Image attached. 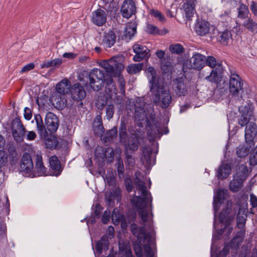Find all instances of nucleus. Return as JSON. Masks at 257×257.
I'll list each match as a JSON object with an SVG mask.
<instances>
[{
  "instance_id": "e433bc0d",
  "label": "nucleus",
  "mask_w": 257,
  "mask_h": 257,
  "mask_svg": "<svg viewBox=\"0 0 257 257\" xmlns=\"http://www.w3.org/2000/svg\"><path fill=\"white\" fill-rule=\"evenodd\" d=\"M242 24L246 29L252 33L257 32V23L250 18H247Z\"/></svg>"
},
{
  "instance_id": "5fc2aeb1",
  "label": "nucleus",
  "mask_w": 257,
  "mask_h": 257,
  "mask_svg": "<svg viewBox=\"0 0 257 257\" xmlns=\"http://www.w3.org/2000/svg\"><path fill=\"white\" fill-rule=\"evenodd\" d=\"M146 31L150 34H157L159 32V30L157 27L150 24H147Z\"/></svg>"
},
{
  "instance_id": "2eb2a0df",
  "label": "nucleus",
  "mask_w": 257,
  "mask_h": 257,
  "mask_svg": "<svg viewBox=\"0 0 257 257\" xmlns=\"http://www.w3.org/2000/svg\"><path fill=\"white\" fill-rule=\"evenodd\" d=\"M71 94L72 98L75 101H81L86 96V92L83 87L78 83H75L71 87Z\"/></svg>"
},
{
  "instance_id": "f3484780",
  "label": "nucleus",
  "mask_w": 257,
  "mask_h": 257,
  "mask_svg": "<svg viewBox=\"0 0 257 257\" xmlns=\"http://www.w3.org/2000/svg\"><path fill=\"white\" fill-rule=\"evenodd\" d=\"M256 125L253 122H250L245 130V139L246 143H249L253 145V139L256 134Z\"/></svg>"
},
{
  "instance_id": "20e7f679",
  "label": "nucleus",
  "mask_w": 257,
  "mask_h": 257,
  "mask_svg": "<svg viewBox=\"0 0 257 257\" xmlns=\"http://www.w3.org/2000/svg\"><path fill=\"white\" fill-rule=\"evenodd\" d=\"M121 59L120 56H115L109 60L102 61L100 65L110 75L115 77L123 67L120 63Z\"/></svg>"
},
{
  "instance_id": "de8ad7c7",
  "label": "nucleus",
  "mask_w": 257,
  "mask_h": 257,
  "mask_svg": "<svg viewBox=\"0 0 257 257\" xmlns=\"http://www.w3.org/2000/svg\"><path fill=\"white\" fill-rule=\"evenodd\" d=\"M219 79V75L216 69H213L210 75L205 77V79L211 82H217Z\"/></svg>"
},
{
  "instance_id": "3c124183",
  "label": "nucleus",
  "mask_w": 257,
  "mask_h": 257,
  "mask_svg": "<svg viewBox=\"0 0 257 257\" xmlns=\"http://www.w3.org/2000/svg\"><path fill=\"white\" fill-rule=\"evenodd\" d=\"M106 111V117L107 119L109 120L111 118H112L114 112V107L113 105H108L105 108Z\"/></svg>"
},
{
  "instance_id": "f8f14e48",
  "label": "nucleus",
  "mask_w": 257,
  "mask_h": 257,
  "mask_svg": "<svg viewBox=\"0 0 257 257\" xmlns=\"http://www.w3.org/2000/svg\"><path fill=\"white\" fill-rule=\"evenodd\" d=\"M136 11V6L132 0H125L121 7L120 13L123 18H130Z\"/></svg>"
},
{
  "instance_id": "7ed1b4c3",
  "label": "nucleus",
  "mask_w": 257,
  "mask_h": 257,
  "mask_svg": "<svg viewBox=\"0 0 257 257\" xmlns=\"http://www.w3.org/2000/svg\"><path fill=\"white\" fill-rule=\"evenodd\" d=\"M88 81L87 84L89 85L94 91H99L103 86L105 82L103 72L97 68H94L88 74Z\"/></svg>"
},
{
  "instance_id": "0e129e2a",
  "label": "nucleus",
  "mask_w": 257,
  "mask_h": 257,
  "mask_svg": "<svg viewBox=\"0 0 257 257\" xmlns=\"http://www.w3.org/2000/svg\"><path fill=\"white\" fill-rule=\"evenodd\" d=\"M117 168L118 174H122L123 172V165L122 161L120 159L118 160Z\"/></svg>"
},
{
  "instance_id": "37998d69",
  "label": "nucleus",
  "mask_w": 257,
  "mask_h": 257,
  "mask_svg": "<svg viewBox=\"0 0 257 257\" xmlns=\"http://www.w3.org/2000/svg\"><path fill=\"white\" fill-rule=\"evenodd\" d=\"M36 124L38 134L42 138L46 139L48 135L45 126L44 125L43 120H41V122H39Z\"/></svg>"
},
{
  "instance_id": "864d4df0",
  "label": "nucleus",
  "mask_w": 257,
  "mask_h": 257,
  "mask_svg": "<svg viewBox=\"0 0 257 257\" xmlns=\"http://www.w3.org/2000/svg\"><path fill=\"white\" fill-rule=\"evenodd\" d=\"M249 164L252 166L257 165V146L255 149L254 152L252 153L250 156Z\"/></svg>"
},
{
  "instance_id": "473e14b6",
  "label": "nucleus",
  "mask_w": 257,
  "mask_h": 257,
  "mask_svg": "<svg viewBox=\"0 0 257 257\" xmlns=\"http://www.w3.org/2000/svg\"><path fill=\"white\" fill-rule=\"evenodd\" d=\"M144 105L143 103L140 106L135 104V118L138 121L143 120L147 117V114L144 110Z\"/></svg>"
},
{
  "instance_id": "c85d7f7f",
  "label": "nucleus",
  "mask_w": 257,
  "mask_h": 257,
  "mask_svg": "<svg viewBox=\"0 0 257 257\" xmlns=\"http://www.w3.org/2000/svg\"><path fill=\"white\" fill-rule=\"evenodd\" d=\"M115 39L116 36L113 32L109 31L104 33L102 44L106 47L110 48L114 45Z\"/></svg>"
},
{
  "instance_id": "ddd939ff",
  "label": "nucleus",
  "mask_w": 257,
  "mask_h": 257,
  "mask_svg": "<svg viewBox=\"0 0 257 257\" xmlns=\"http://www.w3.org/2000/svg\"><path fill=\"white\" fill-rule=\"evenodd\" d=\"M190 63L192 69L200 70L205 65V56L200 53L193 52Z\"/></svg>"
},
{
  "instance_id": "aec40b11",
  "label": "nucleus",
  "mask_w": 257,
  "mask_h": 257,
  "mask_svg": "<svg viewBox=\"0 0 257 257\" xmlns=\"http://www.w3.org/2000/svg\"><path fill=\"white\" fill-rule=\"evenodd\" d=\"M137 24L135 21H131L125 26L123 32V39L131 40L137 32Z\"/></svg>"
},
{
  "instance_id": "b1692460",
  "label": "nucleus",
  "mask_w": 257,
  "mask_h": 257,
  "mask_svg": "<svg viewBox=\"0 0 257 257\" xmlns=\"http://www.w3.org/2000/svg\"><path fill=\"white\" fill-rule=\"evenodd\" d=\"M120 199V191L119 188L115 189L105 193V201L109 206L112 205L115 200Z\"/></svg>"
},
{
  "instance_id": "603ef678",
  "label": "nucleus",
  "mask_w": 257,
  "mask_h": 257,
  "mask_svg": "<svg viewBox=\"0 0 257 257\" xmlns=\"http://www.w3.org/2000/svg\"><path fill=\"white\" fill-rule=\"evenodd\" d=\"M205 64L212 68L215 67L218 64L215 58L213 56L205 57Z\"/></svg>"
},
{
  "instance_id": "6e6d98bb",
  "label": "nucleus",
  "mask_w": 257,
  "mask_h": 257,
  "mask_svg": "<svg viewBox=\"0 0 257 257\" xmlns=\"http://www.w3.org/2000/svg\"><path fill=\"white\" fill-rule=\"evenodd\" d=\"M100 123H93L94 132L96 134H101L104 132L103 124Z\"/></svg>"
},
{
  "instance_id": "39448f33",
  "label": "nucleus",
  "mask_w": 257,
  "mask_h": 257,
  "mask_svg": "<svg viewBox=\"0 0 257 257\" xmlns=\"http://www.w3.org/2000/svg\"><path fill=\"white\" fill-rule=\"evenodd\" d=\"M230 210L231 208L224 209L219 214V221L222 223V225L224 226L223 229H220L218 233L220 235L225 233V235L228 236L232 232L233 227L231 223L233 221V217L229 215Z\"/></svg>"
},
{
  "instance_id": "680f3d73",
  "label": "nucleus",
  "mask_w": 257,
  "mask_h": 257,
  "mask_svg": "<svg viewBox=\"0 0 257 257\" xmlns=\"http://www.w3.org/2000/svg\"><path fill=\"white\" fill-rule=\"evenodd\" d=\"M35 67V64L33 63H29L25 66L21 70V73H23L25 72H28L32 69H33Z\"/></svg>"
},
{
  "instance_id": "1a4fd4ad",
  "label": "nucleus",
  "mask_w": 257,
  "mask_h": 257,
  "mask_svg": "<svg viewBox=\"0 0 257 257\" xmlns=\"http://www.w3.org/2000/svg\"><path fill=\"white\" fill-rule=\"evenodd\" d=\"M133 50L136 53L133 60L135 62H140L145 58L149 57V49L145 46L136 44L133 46Z\"/></svg>"
},
{
  "instance_id": "a18cd8bd",
  "label": "nucleus",
  "mask_w": 257,
  "mask_h": 257,
  "mask_svg": "<svg viewBox=\"0 0 257 257\" xmlns=\"http://www.w3.org/2000/svg\"><path fill=\"white\" fill-rule=\"evenodd\" d=\"M50 165L52 170L57 171L60 169V165L57 157L55 156H52L49 160Z\"/></svg>"
},
{
  "instance_id": "cd10ccee",
  "label": "nucleus",
  "mask_w": 257,
  "mask_h": 257,
  "mask_svg": "<svg viewBox=\"0 0 257 257\" xmlns=\"http://www.w3.org/2000/svg\"><path fill=\"white\" fill-rule=\"evenodd\" d=\"M231 171V166L228 164L223 163L218 168L216 176L218 179H224L230 175Z\"/></svg>"
},
{
  "instance_id": "f03ea898",
  "label": "nucleus",
  "mask_w": 257,
  "mask_h": 257,
  "mask_svg": "<svg viewBox=\"0 0 257 257\" xmlns=\"http://www.w3.org/2000/svg\"><path fill=\"white\" fill-rule=\"evenodd\" d=\"M146 73L149 82L150 91L155 96L154 100L157 101L159 99L161 93L162 107H168L172 100L169 91L164 89V84L160 78L157 77L156 71L153 67L147 68Z\"/></svg>"
},
{
  "instance_id": "a211bd4d",
  "label": "nucleus",
  "mask_w": 257,
  "mask_h": 257,
  "mask_svg": "<svg viewBox=\"0 0 257 257\" xmlns=\"http://www.w3.org/2000/svg\"><path fill=\"white\" fill-rule=\"evenodd\" d=\"M113 155V151L110 148L104 149L102 147L97 146L95 149V156L98 159H111Z\"/></svg>"
},
{
  "instance_id": "79ce46f5",
  "label": "nucleus",
  "mask_w": 257,
  "mask_h": 257,
  "mask_svg": "<svg viewBox=\"0 0 257 257\" xmlns=\"http://www.w3.org/2000/svg\"><path fill=\"white\" fill-rule=\"evenodd\" d=\"M169 50L173 54H181L184 52L185 49L180 44H174L170 45Z\"/></svg>"
},
{
  "instance_id": "ea45409f",
  "label": "nucleus",
  "mask_w": 257,
  "mask_h": 257,
  "mask_svg": "<svg viewBox=\"0 0 257 257\" xmlns=\"http://www.w3.org/2000/svg\"><path fill=\"white\" fill-rule=\"evenodd\" d=\"M117 133V128L116 127H114L108 131L105 136L102 137V140L106 143H110L116 137Z\"/></svg>"
},
{
  "instance_id": "bb28decb",
  "label": "nucleus",
  "mask_w": 257,
  "mask_h": 257,
  "mask_svg": "<svg viewBox=\"0 0 257 257\" xmlns=\"http://www.w3.org/2000/svg\"><path fill=\"white\" fill-rule=\"evenodd\" d=\"M142 154L143 156L141 158V160L143 163L147 167H150L152 165V148L150 147H144L142 148Z\"/></svg>"
},
{
  "instance_id": "4be33fe9",
  "label": "nucleus",
  "mask_w": 257,
  "mask_h": 257,
  "mask_svg": "<svg viewBox=\"0 0 257 257\" xmlns=\"http://www.w3.org/2000/svg\"><path fill=\"white\" fill-rule=\"evenodd\" d=\"M249 171L247 167L244 164L239 165L236 167L235 173L233 175V178L238 180L245 181L249 175Z\"/></svg>"
},
{
  "instance_id": "a878e982",
  "label": "nucleus",
  "mask_w": 257,
  "mask_h": 257,
  "mask_svg": "<svg viewBox=\"0 0 257 257\" xmlns=\"http://www.w3.org/2000/svg\"><path fill=\"white\" fill-rule=\"evenodd\" d=\"M195 30L198 35L205 36L209 32V24L205 21H198L195 25Z\"/></svg>"
},
{
  "instance_id": "338daca9",
  "label": "nucleus",
  "mask_w": 257,
  "mask_h": 257,
  "mask_svg": "<svg viewBox=\"0 0 257 257\" xmlns=\"http://www.w3.org/2000/svg\"><path fill=\"white\" fill-rule=\"evenodd\" d=\"M36 138V134L33 132V131H30L28 132L27 136L26 138L29 141H33L35 140V139Z\"/></svg>"
},
{
  "instance_id": "f704fd0d",
  "label": "nucleus",
  "mask_w": 257,
  "mask_h": 257,
  "mask_svg": "<svg viewBox=\"0 0 257 257\" xmlns=\"http://www.w3.org/2000/svg\"><path fill=\"white\" fill-rule=\"evenodd\" d=\"M195 5H192L190 3H185L183 5V8L185 12V16L187 20H191L195 13Z\"/></svg>"
},
{
  "instance_id": "2f4dec72",
  "label": "nucleus",
  "mask_w": 257,
  "mask_h": 257,
  "mask_svg": "<svg viewBox=\"0 0 257 257\" xmlns=\"http://www.w3.org/2000/svg\"><path fill=\"white\" fill-rule=\"evenodd\" d=\"M109 242L108 236L106 235H103L101 239L97 242L96 244V250L99 254L101 253L102 250H107L108 248Z\"/></svg>"
},
{
  "instance_id": "58836bf2",
  "label": "nucleus",
  "mask_w": 257,
  "mask_h": 257,
  "mask_svg": "<svg viewBox=\"0 0 257 257\" xmlns=\"http://www.w3.org/2000/svg\"><path fill=\"white\" fill-rule=\"evenodd\" d=\"M237 17L241 19H246L248 18L249 11L248 8L244 4H241L237 9Z\"/></svg>"
},
{
  "instance_id": "c03bdc74",
  "label": "nucleus",
  "mask_w": 257,
  "mask_h": 257,
  "mask_svg": "<svg viewBox=\"0 0 257 257\" xmlns=\"http://www.w3.org/2000/svg\"><path fill=\"white\" fill-rule=\"evenodd\" d=\"M231 38V35L230 32L229 31H225L221 33L219 37V42L223 45H226Z\"/></svg>"
},
{
  "instance_id": "4c0bfd02",
  "label": "nucleus",
  "mask_w": 257,
  "mask_h": 257,
  "mask_svg": "<svg viewBox=\"0 0 257 257\" xmlns=\"http://www.w3.org/2000/svg\"><path fill=\"white\" fill-rule=\"evenodd\" d=\"M243 181L233 178L229 183V189L232 192L239 191L243 186Z\"/></svg>"
},
{
  "instance_id": "72a5a7b5",
  "label": "nucleus",
  "mask_w": 257,
  "mask_h": 257,
  "mask_svg": "<svg viewBox=\"0 0 257 257\" xmlns=\"http://www.w3.org/2000/svg\"><path fill=\"white\" fill-rule=\"evenodd\" d=\"M247 211L244 208H239L237 214V225L239 228H242L245 224L247 217Z\"/></svg>"
},
{
  "instance_id": "09e8293b",
  "label": "nucleus",
  "mask_w": 257,
  "mask_h": 257,
  "mask_svg": "<svg viewBox=\"0 0 257 257\" xmlns=\"http://www.w3.org/2000/svg\"><path fill=\"white\" fill-rule=\"evenodd\" d=\"M104 180L108 185H113L115 183V173L112 171H108Z\"/></svg>"
},
{
  "instance_id": "052dcab7",
  "label": "nucleus",
  "mask_w": 257,
  "mask_h": 257,
  "mask_svg": "<svg viewBox=\"0 0 257 257\" xmlns=\"http://www.w3.org/2000/svg\"><path fill=\"white\" fill-rule=\"evenodd\" d=\"M24 117L26 119L29 120L31 119L32 116V113L31 109L29 107H25L24 109Z\"/></svg>"
},
{
  "instance_id": "a19ab883",
  "label": "nucleus",
  "mask_w": 257,
  "mask_h": 257,
  "mask_svg": "<svg viewBox=\"0 0 257 257\" xmlns=\"http://www.w3.org/2000/svg\"><path fill=\"white\" fill-rule=\"evenodd\" d=\"M143 65L142 63L132 64L127 66L126 70L130 74H136L142 70Z\"/></svg>"
},
{
  "instance_id": "bf43d9fd",
  "label": "nucleus",
  "mask_w": 257,
  "mask_h": 257,
  "mask_svg": "<svg viewBox=\"0 0 257 257\" xmlns=\"http://www.w3.org/2000/svg\"><path fill=\"white\" fill-rule=\"evenodd\" d=\"M7 162V155L3 151H0V168L5 166Z\"/></svg>"
},
{
  "instance_id": "e2e57ef3",
  "label": "nucleus",
  "mask_w": 257,
  "mask_h": 257,
  "mask_svg": "<svg viewBox=\"0 0 257 257\" xmlns=\"http://www.w3.org/2000/svg\"><path fill=\"white\" fill-rule=\"evenodd\" d=\"M110 211H105L102 217L101 220L102 222L106 224L108 223L110 219Z\"/></svg>"
},
{
  "instance_id": "9b49d317",
  "label": "nucleus",
  "mask_w": 257,
  "mask_h": 257,
  "mask_svg": "<svg viewBox=\"0 0 257 257\" xmlns=\"http://www.w3.org/2000/svg\"><path fill=\"white\" fill-rule=\"evenodd\" d=\"M243 85V81L238 75L233 74L231 75L229 80V90L232 94H237L242 89Z\"/></svg>"
},
{
  "instance_id": "8fccbe9b",
  "label": "nucleus",
  "mask_w": 257,
  "mask_h": 257,
  "mask_svg": "<svg viewBox=\"0 0 257 257\" xmlns=\"http://www.w3.org/2000/svg\"><path fill=\"white\" fill-rule=\"evenodd\" d=\"M150 14L154 17L158 18L161 22H164L166 21L164 16L158 10L152 9L150 10Z\"/></svg>"
},
{
  "instance_id": "69168bd1",
  "label": "nucleus",
  "mask_w": 257,
  "mask_h": 257,
  "mask_svg": "<svg viewBox=\"0 0 257 257\" xmlns=\"http://www.w3.org/2000/svg\"><path fill=\"white\" fill-rule=\"evenodd\" d=\"M134 250L137 257L143 256L142 249L140 246H135L134 247Z\"/></svg>"
},
{
  "instance_id": "c9c22d12",
  "label": "nucleus",
  "mask_w": 257,
  "mask_h": 257,
  "mask_svg": "<svg viewBox=\"0 0 257 257\" xmlns=\"http://www.w3.org/2000/svg\"><path fill=\"white\" fill-rule=\"evenodd\" d=\"M139 147V142L138 139L135 137H131L128 140L125 145V149L127 151H136Z\"/></svg>"
},
{
  "instance_id": "0eeeda50",
  "label": "nucleus",
  "mask_w": 257,
  "mask_h": 257,
  "mask_svg": "<svg viewBox=\"0 0 257 257\" xmlns=\"http://www.w3.org/2000/svg\"><path fill=\"white\" fill-rule=\"evenodd\" d=\"M25 134V128L19 119H15L12 123V135L15 140L21 142Z\"/></svg>"
},
{
  "instance_id": "4d7b16f0",
  "label": "nucleus",
  "mask_w": 257,
  "mask_h": 257,
  "mask_svg": "<svg viewBox=\"0 0 257 257\" xmlns=\"http://www.w3.org/2000/svg\"><path fill=\"white\" fill-rule=\"evenodd\" d=\"M172 68L173 66L171 63L170 62H166V63L163 64L161 66L162 70L165 73H169L171 72Z\"/></svg>"
},
{
  "instance_id": "6e6552de",
  "label": "nucleus",
  "mask_w": 257,
  "mask_h": 257,
  "mask_svg": "<svg viewBox=\"0 0 257 257\" xmlns=\"http://www.w3.org/2000/svg\"><path fill=\"white\" fill-rule=\"evenodd\" d=\"M45 123L48 131L51 134L56 132L59 125L58 118L51 112L46 113Z\"/></svg>"
},
{
  "instance_id": "c756f323",
  "label": "nucleus",
  "mask_w": 257,
  "mask_h": 257,
  "mask_svg": "<svg viewBox=\"0 0 257 257\" xmlns=\"http://www.w3.org/2000/svg\"><path fill=\"white\" fill-rule=\"evenodd\" d=\"M35 169L37 176L46 175V168L43 165L42 157L41 154H37L36 155Z\"/></svg>"
},
{
  "instance_id": "774afa93",
  "label": "nucleus",
  "mask_w": 257,
  "mask_h": 257,
  "mask_svg": "<svg viewBox=\"0 0 257 257\" xmlns=\"http://www.w3.org/2000/svg\"><path fill=\"white\" fill-rule=\"evenodd\" d=\"M250 10L252 13L257 17V3L253 2H252L250 6Z\"/></svg>"
},
{
  "instance_id": "dca6fc26",
  "label": "nucleus",
  "mask_w": 257,
  "mask_h": 257,
  "mask_svg": "<svg viewBox=\"0 0 257 257\" xmlns=\"http://www.w3.org/2000/svg\"><path fill=\"white\" fill-rule=\"evenodd\" d=\"M239 110L242 113L238 119V123L243 127L249 123V121L251 119L250 117L252 115L253 113L248 107L246 106L239 107Z\"/></svg>"
},
{
  "instance_id": "f257e3e1",
  "label": "nucleus",
  "mask_w": 257,
  "mask_h": 257,
  "mask_svg": "<svg viewBox=\"0 0 257 257\" xmlns=\"http://www.w3.org/2000/svg\"><path fill=\"white\" fill-rule=\"evenodd\" d=\"M135 191L138 193V196L135 195L131 202L134 208H135L142 221L144 226L138 227L136 224H131V228L133 234L137 237L141 244L142 241L145 242L147 240L143 249L147 257H155L156 248L155 246V233L153 228V214L150 213L147 206L150 204L152 206V197L145 185L143 176L140 172L135 173Z\"/></svg>"
},
{
  "instance_id": "49530a36",
  "label": "nucleus",
  "mask_w": 257,
  "mask_h": 257,
  "mask_svg": "<svg viewBox=\"0 0 257 257\" xmlns=\"http://www.w3.org/2000/svg\"><path fill=\"white\" fill-rule=\"evenodd\" d=\"M123 216L120 214L116 208L114 209L111 215V218L113 223L115 225L119 224L122 219Z\"/></svg>"
},
{
  "instance_id": "13d9d810",
  "label": "nucleus",
  "mask_w": 257,
  "mask_h": 257,
  "mask_svg": "<svg viewBox=\"0 0 257 257\" xmlns=\"http://www.w3.org/2000/svg\"><path fill=\"white\" fill-rule=\"evenodd\" d=\"M125 186L128 192L132 191L133 189V183L131 178H127L125 179Z\"/></svg>"
},
{
  "instance_id": "7c9ffc66",
  "label": "nucleus",
  "mask_w": 257,
  "mask_h": 257,
  "mask_svg": "<svg viewBox=\"0 0 257 257\" xmlns=\"http://www.w3.org/2000/svg\"><path fill=\"white\" fill-rule=\"evenodd\" d=\"M51 101L53 104L59 109H62L66 104V99L63 95L55 94L53 96Z\"/></svg>"
},
{
  "instance_id": "6ab92c4d",
  "label": "nucleus",
  "mask_w": 257,
  "mask_h": 257,
  "mask_svg": "<svg viewBox=\"0 0 257 257\" xmlns=\"http://www.w3.org/2000/svg\"><path fill=\"white\" fill-rule=\"evenodd\" d=\"M106 21V14L102 10L98 9L94 11L92 16V22L97 26H101L104 24Z\"/></svg>"
},
{
  "instance_id": "9d476101",
  "label": "nucleus",
  "mask_w": 257,
  "mask_h": 257,
  "mask_svg": "<svg viewBox=\"0 0 257 257\" xmlns=\"http://www.w3.org/2000/svg\"><path fill=\"white\" fill-rule=\"evenodd\" d=\"M20 167L22 172L26 176H30L34 169L33 163L31 156L28 153L23 154L21 159Z\"/></svg>"
},
{
  "instance_id": "4468645a",
  "label": "nucleus",
  "mask_w": 257,
  "mask_h": 257,
  "mask_svg": "<svg viewBox=\"0 0 257 257\" xmlns=\"http://www.w3.org/2000/svg\"><path fill=\"white\" fill-rule=\"evenodd\" d=\"M242 237L236 235L228 244H226L223 249L219 252L216 257H225L228 253L230 248L236 249L242 242Z\"/></svg>"
},
{
  "instance_id": "423d86ee",
  "label": "nucleus",
  "mask_w": 257,
  "mask_h": 257,
  "mask_svg": "<svg viewBox=\"0 0 257 257\" xmlns=\"http://www.w3.org/2000/svg\"><path fill=\"white\" fill-rule=\"evenodd\" d=\"M185 81V78L183 77L176 78L173 81L172 88L177 96H182L187 94L188 87Z\"/></svg>"
},
{
  "instance_id": "412c9836",
  "label": "nucleus",
  "mask_w": 257,
  "mask_h": 257,
  "mask_svg": "<svg viewBox=\"0 0 257 257\" xmlns=\"http://www.w3.org/2000/svg\"><path fill=\"white\" fill-rule=\"evenodd\" d=\"M227 196V191L225 189H218L216 192V194L214 196V208L215 211V214L217 211V209L219 207V204L223 202V200L225 199Z\"/></svg>"
},
{
  "instance_id": "5701e85b",
  "label": "nucleus",
  "mask_w": 257,
  "mask_h": 257,
  "mask_svg": "<svg viewBox=\"0 0 257 257\" xmlns=\"http://www.w3.org/2000/svg\"><path fill=\"white\" fill-rule=\"evenodd\" d=\"M71 83L67 79H64L59 82L56 86V89L58 93L65 95L70 90Z\"/></svg>"
},
{
  "instance_id": "393cba45",
  "label": "nucleus",
  "mask_w": 257,
  "mask_h": 257,
  "mask_svg": "<svg viewBox=\"0 0 257 257\" xmlns=\"http://www.w3.org/2000/svg\"><path fill=\"white\" fill-rule=\"evenodd\" d=\"M254 145V143L253 145L249 143H246V144L239 145L236 149L237 156L240 158L246 157L250 152Z\"/></svg>"
}]
</instances>
